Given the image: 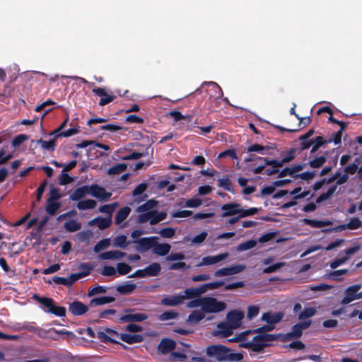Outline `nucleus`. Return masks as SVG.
<instances>
[{
	"mask_svg": "<svg viewBox=\"0 0 362 362\" xmlns=\"http://www.w3.org/2000/svg\"><path fill=\"white\" fill-rule=\"evenodd\" d=\"M193 298L186 303V306L189 308L200 309L194 310L188 316L187 322L191 324H197L205 317L206 314L218 313L223 311L227 308L226 303L218 300L211 297L202 296H192Z\"/></svg>",
	"mask_w": 362,
	"mask_h": 362,
	"instance_id": "nucleus-1",
	"label": "nucleus"
},
{
	"mask_svg": "<svg viewBox=\"0 0 362 362\" xmlns=\"http://www.w3.org/2000/svg\"><path fill=\"white\" fill-rule=\"evenodd\" d=\"M206 356L214 362H239L243 360L241 353H234L222 344H213L206 347Z\"/></svg>",
	"mask_w": 362,
	"mask_h": 362,
	"instance_id": "nucleus-2",
	"label": "nucleus"
},
{
	"mask_svg": "<svg viewBox=\"0 0 362 362\" xmlns=\"http://www.w3.org/2000/svg\"><path fill=\"white\" fill-rule=\"evenodd\" d=\"M158 238L156 236L141 238L134 241V243L138 244L136 250L141 252H145L149 249L153 247V252L159 256L168 255L170 250V245L168 243H158Z\"/></svg>",
	"mask_w": 362,
	"mask_h": 362,
	"instance_id": "nucleus-3",
	"label": "nucleus"
},
{
	"mask_svg": "<svg viewBox=\"0 0 362 362\" xmlns=\"http://www.w3.org/2000/svg\"><path fill=\"white\" fill-rule=\"evenodd\" d=\"M33 298L42 305L45 311L59 317L65 315L66 308L62 306H57L52 298L42 296H33Z\"/></svg>",
	"mask_w": 362,
	"mask_h": 362,
	"instance_id": "nucleus-4",
	"label": "nucleus"
},
{
	"mask_svg": "<svg viewBox=\"0 0 362 362\" xmlns=\"http://www.w3.org/2000/svg\"><path fill=\"white\" fill-rule=\"evenodd\" d=\"M223 285L224 284L222 281H215L204 284L198 287H192L186 288L180 294H204L209 289L218 288Z\"/></svg>",
	"mask_w": 362,
	"mask_h": 362,
	"instance_id": "nucleus-5",
	"label": "nucleus"
},
{
	"mask_svg": "<svg viewBox=\"0 0 362 362\" xmlns=\"http://www.w3.org/2000/svg\"><path fill=\"white\" fill-rule=\"evenodd\" d=\"M311 325V320L300 321L292 327L291 331L288 333V336L291 338H299L302 336L303 330L309 328Z\"/></svg>",
	"mask_w": 362,
	"mask_h": 362,
	"instance_id": "nucleus-6",
	"label": "nucleus"
},
{
	"mask_svg": "<svg viewBox=\"0 0 362 362\" xmlns=\"http://www.w3.org/2000/svg\"><path fill=\"white\" fill-rule=\"evenodd\" d=\"M89 194L100 199L107 200L112 196V193L107 192L105 189L97 184H93L89 186Z\"/></svg>",
	"mask_w": 362,
	"mask_h": 362,
	"instance_id": "nucleus-7",
	"label": "nucleus"
},
{
	"mask_svg": "<svg viewBox=\"0 0 362 362\" xmlns=\"http://www.w3.org/2000/svg\"><path fill=\"white\" fill-rule=\"evenodd\" d=\"M244 313L238 310L230 311L226 315V320L234 329H237L241 325Z\"/></svg>",
	"mask_w": 362,
	"mask_h": 362,
	"instance_id": "nucleus-8",
	"label": "nucleus"
},
{
	"mask_svg": "<svg viewBox=\"0 0 362 362\" xmlns=\"http://www.w3.org/2000/svg\"><path fill=\"white\" fill-rule=\"evenodd\" d=\"M192 296H170L163 298L161 300V303L167 306H176L185 303L186 300L189 301L192 299Z\"/></svg>",
	"mask_w": 362,
	"mask_h": 362,
	"instance_id": "nucleus-9",
	"label": "nucleus"
},
{
	"mask_svg": "<svg viewBox=\"0 0 362 362\" xmlns=\"http://www.w3.org/2000/svg\"><path fill=\"white\" fill-rule=\"evenodd\" d=\"M239 207H240V204L236 202H230L223 204L221 207V209L223 211L222 214H221V217L225 218L238 215Z\"/></svg>",
	"mask_w": 362,
	"mask_h": 362,
	"instance_id": "nucleus-10",
	"label": "nucleus"
},
{
	"mask_svg": "<svg viewBox=\"0 0 362 362\" xmlns=\"http://www.w3.org/2000/svg\"><path fill=\"white\" fill-rule=\"evenodd\" d=\"M234 329L231 325L226 320V322H222L217 325V329L214 332V335L226 337L231 335Z\"/></svg>",
	"mask_w": 362,
	"mask_h": 362,
	"instance_id": "nucleus-11",
	"label": "nucleus"
},
{
	"mask_svg": "<svg viewBox=\"0 0 362 362\" xmlns=\"http://www.w3.org/2000/svg\"><path fill=\"white\" fill-rule=\"evenodd\" d=\"M148 315L144 313H128L119 318V322H142L148 319Z\"/></svg>",
	"mask_w": 362,
	"mask_h": 362,
	"instance_id": "nucleus-12",
	"label": "nucleus"
},
{
	"mask_svg": "<svg viewBox=\"0 0 362 362\" xmlns=\"http://www.w3.org/2000/svg\"><path fill=\"white\" fill-rule=\"evenodd\" d=\"M245 269V266L242 264H236L229 267H225L217 270L215 272V276H229L235 274H238L243 271Z\"/></svg>",
	"mask_w": 362,
	"mask_h": 362,
	"instance_id": "nucleus-13",
	"label": "nucleus"
},
{
	"mask_svg": "<svg viewBox=\"0 0 362 362\" xmlns=\"http://www.w3.org/2000/svg\"><path fill=\"white\" fill-rule=\"evenodd\" d=\"M93 93L96 95L101 97L99 101V105L100 106H104L112 102L115 99V95L107 94L105 89L103 88H94L93 89Z\"/></svg>",
	"mask_w": 362,
	"mask_h": 362,
	"instance_id": "nucleus-14",
	"label": "nucleus"
},
{
	"mask_svg": "<svg viewBox=\"0 0 362 362\" xmlns=\"http://www.w3.org/2000/svg\"><path fill=\"white\" fill-rule=\"evenodd\" d=\"M239 346L250 349L253 352H260L265 347L264 344H263L260 340L255 339V337L253 338L252 341L241 343L239 344Z\"/></svg>",
	"mask_w": 362,
	"mask_h": 362,
	"instance_id": "nucleus-15",
	"label": "nucleus"
},
{
	"mask_svg": "<svg viewBox=\"0 0 362 362\" xmlns=\"http://www.w3.org/2000/svg\"><path fill=\"white\" fill-rule=\"evenodd\" d=\"M89 186L83 185L82 187L76 188L73 193L69 196V199L71 201H80L82 198L89 194Z\"/></svg>",
	"mask_w": 362,
	"mask_h": 362,
	"instance_id": "nucleus-16",
	"label": "nucleus"
},
{
	"mask_svg": "<svg viewBox=\"0 0 362 362\" xmlns=\"http://www.w3.org/2000/svg\"><path fill=\"white\" fill-rule=\"evenodd\" d=\"M69 310L74 315L78 316L85 314L88 308L79 301H74L70 304Z\"/></svg>",
	"mask_w": 362,
	"mask_h": 362,
	"instance_id": "nucleus-17",
	"label": "nucleus"
},
{
	"mask_svg": "<svg viewBox=\"0 0 362 362\" xmlns=\"http://www.w3.org/2000/svg\"><path fill=\"white\" fill-rule=\"evenodd\" d=\"M175 347V342L169 339H162L158 345V351L162 354L170 353Z\"/></svg>",
	"mask_w": 362,
	"mask_h": 362,
	"instance_id": "nucleus-18",
	"label": "nucleus"
},
{
	"mask_svg": "<svg viewBox=\"0 0 362 362\" xmlns=\"http://www.w3.org/2000/svg\"><path fill=\"white\" fill-rule=\"evenodd\" d=\"M228 256V253H223L219 254L216 256H206L202 259V262L199 264V265H211L216 263H218L219 262H221L222 260L225 259Z\"/></svg>",
	"mask_w": 362,
	"mask_h": 362,
	"instance_id": "nucleus-19",
	"label": "nucleus"
},
{
	"mask_svg": "<svg viewBox=\"0 0 362 362\" xmlns=\"http://www.w3.org/2000/svg\"><path fill=\"white\" fill-rule=\"evenodd\" d=\"M283 317L282 313H267L262 315V319L268 324L274 325L281 321Z\"/></svg>",
	"mask_w": 362,
	"mask_h": 362,
	"instance_id": "nucleus-20",
	"label": "nucleus"
},
{
	"mask_svg": "<svg viewBox=\"0 0 362 362\" xmlns=\"http://www.w3.org/2000/svg\"><path fill=\"white\" fill-rule=\"evenodd\" d=\"M80 268H86L87 271H83L82 272L77 273V274H72L69 277V281L71 284V286L78 279H79L81 277L86 276L88 274H90V271L92 269V267L86 263H83L81 264Z\"/></svg>",
	"mask_w": 362,
	"mask_h": 362,
	"instance_id": "nucleus-21",
	"label": "nucleus"
},
{
	"mask_svg": "<svg viewBox=\"0 0 362 362\" xmlns=\"http://www.w3.org/2000/svg\"><path fill=\"white\" fill-rule=\"evenodd\" d=\"M120 339L129 344H134V343H139L141 342L144 339V337L141 334H127L123 333L120 334Z\"/></svg>",
	"mask_w": 362,
	"mask_h": 362,
	"instance_id": "nucleus-22",
	"label": "nucleus"
},
{
	"mask_svg": "<svg viewBox=\"0 0 362 362\" xmlns=\"http://www.w3.org/2000/svg\"><path fill=\"white\" fill-rule=\"evenodd\" d=\"M126 255L125 252L119 250L107 251L100 255L102 259H119Z\"/></svg>",
	"mask_w": 362,
	"mask_h": 362,
	"instance_id": "nucleus-23",
	"label": "nucleus"
},
{
	"mask_svg": "<svg viewBox=\"0 0 362 362\" xmlns=\"http://www.w3.org/2000/svg\"><path fill=\"white\" fill-rule=\"evenodd\" d=\"M316 313L317 308L315 307H307L299 313L298 318L300 321L310 320L309 318L315 315Z\"/></svg>",
	"mask_w": 362,
	"mask_h": 362,
	"instance_id": "nucleus-24",
	"label": "nucleus"
},
{
	"mask_svg": "<svg viewBox=\"0 0 362 362\" xmlns=\"http://www.w3.org/2000/svg\"><path fill=\"white\" fill-rule=\"evenodd\" d=\"M62 207V203L57 201H50L47 199V205L45 207L46 212L50 216L57 214L59 209Z\"/></svg>",
	"mask_w": 362,
	"mask_h": 362,
	"instance_id": "nucleus-25",
	"label": "nucleus"
},
{
	"mask_svg": "<svg viewBox=\"0 0 362 362\" xmlns=\"http://www.w3.org/2000/svg\"><path fill=\"white\" fill-rule=\"evenodd\" d=\"M312 141L313 142V148L310 152V156H311L313 153H315L319 149V148L321 147L322 145L327 144V143H331L332 139H329V140H325V139H324V138L322 136H317L315 139H313Z\"/></svg>",
	"mask_w": 362,
	"mask_h": 362,
	"instance_id": "nucleus-26",
	"label": "nucleus"
},
{
	"mask_svg": "<svg viewBox=\"0 0 362 362\" xmlns=\"http://www.w3.org/2000/svg\"><path fill=\"white\" fill-rule=\"evenodd\" d=\"M136 286L135 284L131 281H128L124 284L119 285L118 286H117L115 291L120 293L121 294H125L132 292L136 288ZM110 289H112V291H114L113 288H111Z\"/></svg>",
	"mask_w": 362,
	"mask_h": 362,
	"instance_id": "nucleus-27",
	"label": "nucleus"
},
{
	"mask_svg": "<svg viewBox=\"0 0 362 362\" xmlns=\"http://www.w3.org/2000/svg\"><path fill=\"white\" fill-rule=\"evenodd\" d=\"M131 212V209L129 206H124L120 209L115 216V223L119 225L122 223L129 215Z\"/></svg>",
	"mask_w": 362,
	"mask_h": 362,
	"instance_id": "nucleus-28",
	"label": "nucleus"
},
{
	"mask_svg": "<svg viewBox=\"0 0 362 362\" xmlns=\"http://www.w3.org/2000/svg\"><path fill=\"white\" fill-rule=\"evenodd\" d=\"M209 86H211V88L209 89V92H211L210 97H214L215 99H218L223 95V90L215 82H209L207 83Z\"/></svg>",
	"mask_w": 362,
	"mask_h": 362,
	"instance_id": "nucleus-29",
	"label": "nucleus"
},
{
	"mask_svg": "<svg viewBox=\"0 0 362 362\" xmlns=\"http://www.w3.org/2000/svg\"><path fill=\"white\" fill-rule=\"evenodd\" d=\"M158 202L155 199H149L143 204L137 207L136 211L143 213L153 210V209L157 206Z\"/></svg>",
	"mask_w": 362,
	"mask_h": 362,
	"instance_id": "nucleus-30",
	"label": "nucleus"
},
{
	"mask_svg": "<svg viewBox=\"0 0 362 362\" xmlns=\"http://www.w3.org/2000/svg\"><path fill=\"white\" fill-rule=\"evenodd\" d=\"M152 216L150 220V225H156L160 221L165 220L167 217V213L165 211L158 212V210H151Z\"/></svg>",
	"mask_w": 362,
	"mask_h": 362,
	"instance_id": "nucleus-31",
	"label": "nucleus"
},
{
	"mask_svg": "<svg viewBox=\"0 0 362 362\" xmlns=\"http://www.w3.org/2000/svg\"><path fill=\"white\" fill-rule=\"evenodd\" d=\"M218 186L233 194L235 192L233 183L227 176L218 180Z\"/></svg>",
	"mask_w": 362,
	"mask_h": 362,
	"instance_id": "nucleus-32",
	"label": "nucleus"
},
{
	"mask_svg": "<svg viewBox=\"0 0 362 362\" xmlns=\"http://www.w3.org/2000/svg\"><path fill=\"white\" fill-rule=\"evenodd\" d=\"M96 205V201L93 199H85L79 201L76 204V207L79 210H87L94 209Z\"/></svg>",
	"mask_w": 362,
	"mask_h": 362,
	"instance_id": "nucleus-33",
	"label": "nucleus"
},
{
	"mask_svg": "<svg viewBox=\"0 0 362 362\" xmlns=\"http://www.w3.org/2000/svg\"><path fill=\"white\" fill-rule=\"evenodd\" d=\"M161 271V267L159 263L153 262L145 267V272H146L148 276H156Z\"/></svg>",
	"mask_w": 362,
	"mask_h": 362,
	"instance_id": "nucleus-34",
	"label": "nucleus"
},
{
	"mask_svg": "<svg viewBox=\"0 0 362 362\" xmlns=\"http://www.w3.org/2000/svg\"><path fill=\"white\" fill-rule=\"evenodd\" d=\"M115 298L110 296H103L99 298H95L90 300V305H101L106 303H110L115 301Z\"/></svg>",
	"mask_w": 362,
	"mask_h": 362,
	"instance_id": "nucleus-35",
	"label": "nucleus"
},
{
	"mask_svg": "<svg viewBox=\"0 0 362 362\" xmlns=\"http://www.w3.org/2000/svg\"><path fill=\"white\" fill-rule=\"evenodd\" d=\"M259 209L257 207H252L248 209H241L240 207H239L238 215L239 216L240 218H243L255 215L259 212Z\"/></svg>",
	"mask_w": 362,
	"mask_h": 362,
	"instance_id": "nucleus-36",
	"label": "nucleus"
},
{
	"mask_svg": "<svg viewBox=\"0 0 362 362\" xmlns=\"http://www.w3.org/2000/svg\"><path fill=\"white\" fill-rule=\"evenodd\" d=\"M337 190V185L331 186L326 192L322 193L317 199L316 203L320 204L330 198Z\"/></svg>",
	"mask_w": 362,
	"mask_h": 362,
	"instance_id": "nucleus-37",
	"label": "nucleus"
},
{
	"mask_svg": "<svg viewBox=\"0 0 362 362\" xmlns=\"http://www.w3.org/2000/svg\"><path fill=\"white\" fill-rule=\"evenodd\" d=\"M337 190V185L331 186L326 192L322 193L317 199L316 203L320 204L330 198Z\"/></svg>",
	"mask_w": 362,
	"mask_h": 362,
	"instance_id": "nucleus-38",
	"label": "nucleus"
},
{
	"mask_svg": "<svg viewBox=\"0 0 362 362\" xmlns=\"http://www.w3.org/2000/svg\"><path fill=\"white\" fill-rule=\"evenodd\" d=\"M37 143L41 145V147L49 151H53L56 146V139L54 138L49 141H44L42 139L37 140Z\"/></svg>",
	"mask_w": 362,
	"mask_h": 362,
	"instance_id": "nucleus-39",
	"label": "nucleus"
},
{
	"mask_svg": "<svg viewBox=\"0 0 362 362\" xmlns=\"http://www.w3.org/2000/svg\"><path fill=\"white\" fill-rule=\"evenodd\" d=\"M259 159L265 162V165H270L277 169L286 163V162H284V158L280 160L276 159H269V158H259Z\"/></svg>",
	"mask_w": 362,
	"mask_h": 362,
	"instance_id": "nucleus-40",
	"label": "nucleus"
},
{
	"mask_svg": "<svg viewBox=\"0 0 362 362\" xmlns=\"http://www.w3.org/2000/svg\"><path fill=\"white\" fill-rule=\"evenodd\" d=\"M64 228L66 231L74 233L80 230L81 225L75 220H70L64 223Z\"/></svg>",
	"mask_w": 362,
	"mask_h": 362,
	"instance_id": "nucleus-41",
	"label": "nucleus"
},
{
	"mask_svg": "<svg viewBox=\"0 0 362 362\" xmlns=\"http://www.w3.org/2000/svg\"><path fill=\"white\" fill-rule=\"evenodd\" d=\"M127 168V165L125 163H118L115 165L110 168L107 170L108 175H119L121 173L125 171Z\"/></svg>",
	"mask_w": 362,
	"mask_h": 362,
	"instance_id": "nucleus-42",
	"label": "nucleus"
},
{
	"mask_svg": "<svg viewBox=\"0 0 362 362\" xmlns=\"http://www.w3.org/2000/svg\"><path fill=\"white\" fill-rule=\"evenodd\" d=\"M118 203L114 202L110 204H105L101 206L99 208V211L100 213H105L109 215L108 217H111L112 213L115 211V209L117 207Z\"/></svg>",
	"mask_w": 362,
	"mask_h": 362,
	"instance_id": "nucleus-43",
	"label": "nucleus"
},
{
	"mask_svg": "<svg viewBox=\"0 0 362 362\" xmlns=\"http://www.w3.org/2000/svg\"><path fill=\"white\" fill-rule=\"evenodd\" d=\"M114 245L122 249H124L130 243L127 241V237L124 235H119L115 237L114 239Z\"/></svg>",
	"mask_w": 362,
	"mask_h": 362,
	"instance_id": "nucleus-44",
	"label": "nucleus"
},
{
	"mask_svg": "<svg viewBox=\"0 0 362 362\" xmlns=\"http://www.w3.org/2000/svg\"><path fill=\"white\" fill-rule=\"evenodd\" d=\"M327 161V158L324 156L315 158L309 161V165L313 168H318L322 166Z\"/></svg>",
	"mask_w": 362,
	"mask_h": 362,
	"instance_id": "nucleus-45",
	"label": "nucleus"
},
{
	"mask_svg": "<svg viewBox=\"0 0 362 362\" xmlns=\"http://www.w3.org/2000/svg\"><path fill=\"white\" fill-rule=\"evenodd\" d=\"M303 223L306 225H308V226L313 227V228H321V227H323V226L329 224V223L326 222V221L313 220V219H309V218H304Z\"/></svg>",
	"mask_w": 362,
	"mask_h": 362,
	"instance_id": "nucleus-46",
	"label": "nucleus"
},
{
	"mask_svg": "<svg viewBox=\"0 0 362 362\" xmlns=\"http://www.w3.org/2000/svg\"><path fill=\"white\" fill-rule=\"evenodd\" d=\"M99 219L98 221V227L100 230H105L110 227L112 224L111 217L104 218L102 216H98Z\"/></svg>",
	"mask_w": 362,
	"mask_h": 362,
	"instance_id": "nucleus-47",
	"label": "nucleus"
},
{
	"mask_svg": "<svg viewBox=\"0 0 362 362\" xmlns=\"http://www.w3.org/2000/svg\"><path fill=\"white\" fill-rule=\"evenodd\" d=\"M348 272L347 269L332 271L328 274V277L332 280L339 281L341 279L340 276L346 274Z\"/></svg>",
	"mask_w": 362,
	"mask_h": 362,
	"instance_id": "nucleus-48",
	"label": "nucleus"
},
{
	"mask_svg": "<svg viewBox=\"0 0 362 362\" xmlns=\"http://www.w3.org/2000/svg\"><path fill=\"white\" fill-rule=\"evenodd\" d=\"M276 338L277 337L275 334H263L255 337V339L260 340L263 344H264L265 346L268 345V342L272 341Z\"/></svg>",
	"mask_w": 362,
	"mask_h": 362,
	"instance_id": "nucleus-49",
	"label": "nucleus"
},
{
	"mask_svg": "<svg viewBox=\"0 0 362 362\" xmlns=\"http://www.w3.org/2000/svg\"><path fill=\"white\" fill-rule=\"evenodd\" d=\"M269 147H268V146H262V145H260L258 144H255L250 146L247 148V152H259L261 154L264 155V154H266V153H264V151L269 150Z\"/></svg>",
	"mask_w": 362,
	"mask_h": 362,
	"instance_id": "nucleus-50",
	"label": "nucleus"
},
{
	"mask_svg": "<svg viewBox=\"0 0 362 362\" xmlns=\"http://www.w3.org/2000/svg\"><path fill=\"white\" fill-rule=\"evenodd\" d=\"M110 244V239L105 238L100 240L93 247V251L95 252H98L102 250H105L109 247Z\"/></svg>",
	"mask_w": 362,
	"mask_h": 362,
	"instance_id": "nucleus-51",
	"label": "nucleus"
},
{
	"mask_svg": "<svg viewBox=\"0 0 362 362\" xmlns=\"http://www.w3.org/2000/svg\"><path fill=\"white\" fill-rule=\"evenodd\" d=\"M359 159L356 158L354 162L344 168V172L346 175H354L356 173L358 168Z\"/></svg>",
	"mask_w": 362,
	"mask_h": 362,
	"instance_id": "nucleus-52",
	"label": "nucleus"
},
{
	"mask_svg": "<svg viewBox=\"0 0 362 362\" xmlns=\"http://www.w3.org/2000/svg\"><path fill=\"white\" fill-rule=\"evenodd\" d=\"M346 226L349 230L358 229L362 227V221L358 218H351L349 222L346 223Z\"/></svg>",
	"mask_w": 362,
	"mask_h": 362,
	"instance_id": "nucleus-53",
	"label": "nucleus"
},
{
	"mask_svg": "<svg viewBox=\"0 0 362 362\" xmlns=\"http://www.w3.org/2000/svg\"><path fill=\"white\" fill-rule=\"evenodd\" d=\"M132 270V267L124 262L118 263L117 265V272L119 275L129 274Z\"/></svg>",
	"mask_w": 362,
	"mask_h": 362,
	"instance_id": "nucleus-54",
	"label": "nucleus"
},
{
	"mask_svg": "<svg viewBox=\"0 0 362 362\" xmlns=\"http://www.w3.org/2000/svg\"><path fill=\"white\" fill-rule=\"evenodd\" d=\"M257 245V241L255 240H250L245 243H240L238 246V250L239 251H246L250 249L253 248Z\"/></svg>",
	"mask_w": 362,
	"mask_h": 362,
	"instance_id": "nucleus-55",
	"label": "nucleus"
},
{
	"mask_svg": "<svg viewBox=\"0 0 362 362\" xmlns=\"http://www.w3.org/2000/svg\"><path fill=\"white\" fill-rule=\"evenodd\" d=\"M168 115L171 117H173L175 121L177 122V121H180L181 119H188L189 121H190L191 119V117L192 116H189V115H183L180 111H177V110H173V111H170L169 113H168Z\"/></svg>",
	"mask_w": 362,
	"mask_h": 362,
	"instance_id": "nucleus-56",
	"label": "nucleus"
},
{
	"mask_svg": "<svg viewBox=\"0 0 362 362\" xmlns=\"http://www.w3.org/2000/svg\"><path fill=\"white\" fill-rule=\"evenodd\" d=\"M178 317V313L173 310H168L163 313L159 316V320L161 321H166L168 320L175 319Z\"/></svg>",
	"mask_w": 362,
	"mask_h": 362,
	"instance_id": "nucleus-57",
	"label": "nucleus"
},
{
	"mask_svg": "<svg viewBox=\"0 0 362 362\" xmlns=\"http://www.w3.org/2000/svg\"><path fill=\"white\" fill-rule=\"evenodd\" d=\"M62 197V194L60 193V190L59 188L53 187L49 191V197L47 200L50 201H57Z\"/></svg>",
	"mask_w": 362,
	"mask_h": 362,
	"instance_id": "nucleus-58",
	"label": "nucleus"
},
{
	"mask_svg": "<svg viewBox=\"0 0 362 362\" xmlns=\"http://www.w3.org/2000/svg\"><path fill=\"white\" fill-rule=\"evenodd\" d=\"M29 139L28 136L25 134H18L14 137L12 141V146L13 147H18L21 145L24 141H27Z\"/></svg>",
	"mask_w": 362,
	"mask_h": 362,
	"instance_id": "nucleus-59",
	"label": "nucleus"
},
{
	"mask_svg": "<svg viewBox=\"0 0 362 362\" xmlns=\"http://www.w3.org/2000/svg\"><path fill=\"white\" fill-rule=\"evenodd\" d=\"M78 132H79V127L69 128L64 132H62L61 133H59V134H57L56 136V137H58V136L69 137V136H71L73 135L78 134Z\"/></svg>",
	"mask_w": 362,
	"mask_h": 362,
	"instance_id": "nucleus-60",
	"label": "nucleus"
},
{
	"mask_svg": "<svg viewBox=\"0 0 362 362\" xmlns=\"http://www.w3.org/2000/svg\"><path fill=\"white\" fill-rule=\"evenodd\" d=\"M161 237L165 238H173L175 234V230L173 228H164L159 231Z\"/></svg>",
	"mask_w": 362,
	"mask_h": 362,
	"instance_id": "nucleus-61",
	"label": "nucleus"
},
{
	"mask_svg": "<svg viewBox=\"0 0 362 362\" xmlns=\"http://www.w3.org/2000/svg\"><path fill=\"white\" fill-rule=\"evenodd\" d=\"M202 201L199 198L189 199L185 202V206L189 208H196L201 206Z\"/></svg>",
	"mask_w": 362,
	"mask_h": 362,
	"instance_id": "nucleus-62",
	"label": "nucleus"
},
{
	"mask_svg": "<svg viewBox=\"0 0 362 362\" xmlns=\"http://www.w3.org/2000/svg\"><path fill=\"white\" fill-rule=\"evenodd\" d=\"M361 288V285L358 284L350 286L344 291V294H362V291H359Z\"/></svg>",
	"mask_w": 362,
	"mask_h": 362,
	"instance_id": "nucleus-63",
	"label": "nucleus"
},
{
	"mask_svg": "<svg viewBox=\"0 0 362 362\" xmlns=\"http://www.w3.org/2000/svg\"><path fill=\"white\" fill-rule=\"evenodd\" d=\"M276 236V232H269L260 236L258 240L261 243H264L272 240Z\"/></svg>",
	"mask_w": 362,
	"mask_h": 362,
	"instance_id": "nucleus-64",
	"label": "nucleus"
}]
</instances>
